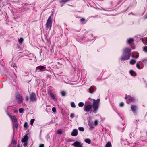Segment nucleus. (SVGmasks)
Instances as JSON below:
<instances>
[{
	"mask_svg": "<svg viewBox=\"0 0 147 147\" xmlns=\"http://www.w3.org/2000/svg\"><path fill=\"white\" fill-rule=\"evenodd\" d=\"M78 134V131L76 129H74L71 133V135L72 136H76Z\"/></svg>",
	"mask_w": 147,
	"mask_h": 147,
	"instance_id": "13",
	"label": "nucleus"
},
{
	"mask_svg": "<svg viewBox=\"0 0 147 147\" xmlns=\"http://www.w3.org/2000/svg\"><path fill=\"white\" fill-rule=\"evenodd\" d=\"M29 100L28 97V96H26L25 98V100L26 101H28Z\"/></svg>",
	"mask_w": 147,
	"mask_h": 147,
	"instance_id": "38",
	"label": "nucleus"
},
{
	"mask_svg": "<svg viewBox=\"0 0 147 147\" xmlns=\"http://www.w3.org/2000/svg\"><path fill=\"white\" fill-rule=\"evenodd\" d=\"M136 67L139 69H140V65L138 63H137L136 65Z\"/></svg>",
	"mask_w": 147,
	"mask_h": 147,
	"instance_id": "34",
	"label": "nucleus"
},
{
	"mask_svg": "<svg viewBox=\"0 0 147 147\" xmlns=\"http://www.w3.org/2000/svg\"><path fill=\"white\" fill-rule=\"evenodd\" d=\"M18 111L16 110H14V113H18Z\"/></svg>",
	"mask_w": 147,
	"mask_h": 147,
	"instance_id": "46",
	"label": "nucleus"
},
{
	"mask_svg": "<svg viewBox=\"0 0 147 147\" xmlns=\"http://www.w3.org/2000/svg\"><path fill=\"white\" fill-rule=\"evenodd\" d=\"M52 24V19L51 16H49L48 19L46 24V28L47 29H50Z\"/></svg>",
	"mask_w": 147,
	"mask_h": 147,
	"instance_id": "3",
	"label": "nucleus"
},
{
	"mask_svg": "<svg viewBox=\"0 0 147 147\" xmlns=\"http://www.w3.org/2000/svg\"><path fill=\"white\" fill-rule=\"evenodd\" d=\"M78 129L79 131H83L84 130V128L83 127H79L78 128Z\"/></svg>",
	"mask_w": 147,
	"mask_h": 147,
	"instance_id": "30",
	"label": "nucleus"
},
{
	"mask_svg": "<svg viewBox=\"0 0 147 147\" xmlns=\"http://www.w3.org/2000/svg\"><path fill=\"white\" fill-rule=\"evenodd\" d=\"M73 145L75 146V147H83L82 145L81 144V143L78 141L75 142L73 144Z\"/></svg>",
	"mask_w": 147,
	"mask_h": 147,
	"instance_id": "10",
	"label": "nucleus"
},
{
	"mask_svg": "<svg viewBox=\"0 0 147 147\" xmlns=\"http://www.w3.org/2000/svg\"><path fill=\"white\" fill-rule=\"evenodd\" d=\"M122 124H123V126H124L125 125V123H123Z\"/></svg>",
	"mask_w": 147,
	"mask_h": 147,
	"instance_id": "52",
	"label": "nucleus"
},
{
	"mask_svg": "<svg viewBox=\"0 0 147 147\" xmlns=\"http://www.w3.org/2000/svg\"><path fill=\"white\" fill-rule=\"evenodd\" d=\"M45 68V67L44 66L41 65L37 67L36 68V70L39 69V71H41V72H42Z\"/></svg>",
	"mask_w": 147,
	"mask_h": 147,
	"instance_id": "12",
	"label": "nucleus"
},
{
	"mask_svg": "<svg viewBox=\"0 0 147 147\" xmlns=\"http://www.w3.org/2000/svg\"><path fill=\"white\" fill-rule=\"evenodd\" d=\"M52 111L54 113L56 111V108L54 107H53L52 108Z\"/></svg>",
	"mask_w": 147,
	"mask_h": 147,
	"instance_id": "32",
	"label": "nucleus"
},
{
	"mask_svg": "<svg viewBox=\"0 0 147 147\" xmlns=\"http://www.w3.org/2000/svg\"><path fill=\"white\" fill-rule=\"evenodd\" d=\"M134 41V39L132 38H131L129 39L128 41L127 42L129 44H131Z\"/></svg>",
	"mask_w": 147,
	"mask_h": 147,
	"instance_id": "20",
	"label": "nucleus"
},
{
	"mask_svg": "<svg viewBox=\"0 0 147 147\" xmlns=\"http://www.w3.org/2000/svg\"><path fill=\"white\" fill-rule=\"evenodd\" d=\"M146 134H147V132H146Z\"/></svg>",
	"mask_w": 147,
	"mask_h": 147,
	"instance_id": "54",
	"label": "nucleus"
},
{
	"mask_svg": "<svg viewBox=\"0 0 147 147\" xmlns=\"http://www.w3.org/2000/svg\"><path fill=\"white\" fill-rule=\"evenodd\" d=\"M71 106L73 108H75L76 107V105L75 104V103L74 102H72L71 104Z\"/></svg>",
	"mask_w": 147,
	"mask_h": 147,
	"instance_id": "31",
	"label": "nucleus"
},
{
	"mask_svg": "<svg viewBox=\"0 0 147 147\" xmlns=\"http://www.w3.org/2000/svg\"><path fill=\"white\" fill-rule=\"evenodd\" d=\"M139 53H138L137 55L136 56H135V58H137L139 57Z\"/></svg>",
	"mask_w": 147,
	"mask_h": 147,
	"instance_id": "43",
	"label": "nucleus"
},
{
	"mask_svg": "<svg viewBox=\"0 0 147 147\" xmlns=\"http://www.w3.org/2000/svg\"><path fill=\"white\" fill-rule=\"evenodd\" d=\"M89 92L90 93H93V89L91 88H90L89 89Z\"/></svg>",
	"mask_w": 147,
	"mask_h": 147,
	"instance_id": "33",
	"label": "nucleus"
},
{
	"mask_svg": "<svg viewBox=\"0 0 147 147\" xmlns=\"http://www.w3.org/2000/svg\"><path fill=\"white\" fill-rule=\"evenodd\" d=\"M78 105L79 107H82L84 105V103L82 102H80L78 103Z\"/></svg>",
	"mask_w": 147,
	"mask_h": 147,
	"instance_id": "26",
	"label": "nucleus"
},
{
	"mask_svg": "<svg viewBox=\"0 0 147 147\" xmlns=\"http://www.w3.org/2000/svg\"><path fill=\"white\" fill-rule=\"evenodd\" d=\"M132 57H133V58H135V56L134 55H132Z\"/></svg>",
	"mask_w": 147,
	"mask_h": 147,
	"instance_id": "48",
	"label": "nucleus"
},
{
	"mask_svg": "<svg viewBox=\"0 0 147 147\" xmlns=\"http://www.w3.org/2000/svg\"><path fill=\"white\" fill-rule=\"evenodd\" d=\"M24 111V109L23 108H20L19 109V112L20 113H23Z\"/></svg>",
	"mask_w": 147,
	"mask_h": 147,
	"instance_id": "28",
	"label": "nucleus"
},
{
	"mask_svg": "<svg viewBox=\"0 0 147 147\" xmlns=\"http://www.w3.org/2000/svg\"><path fill=\"white\" fill-rule=\"evenodd\" d=\"M13 143L15 144H16V142L15 140L13 141Z\"/></svg>",
	"mask_w": 147,
	"mask_h": 147,
	"instance_id": "45",
	"label": "nucleus"
},
{
	"mask_svg": "<svg viewBox=\"0 0 147 147\" xmlns=\"http://www.w3.org/2000/svg\"><path fill=\"white\" fill-rule=\"evenodd\" d=\"M131 49L127 47L124 49L123 55L121 57L122 60H126L129 59L131 55Z\"/></svg>",
	"mask_w": 147,
	"mask_h": 147,
	"instance_id": "1",
	"label": "nucleus"
},
{
	"mask_svg": "<svg viewBox=\"0 0 147 147\" xmlns=\"http://www.w3.org/2000/svg\"><path fill=\"white\" fill-rule=\"evenodd\" d=\"M49 120V121L47 122L46 123V125H49L51 123H52L53 124L55 125H56L58 124L57 121H55V120H52V121L50 120Z\"/></svg>",
	"mask_w": 147,
	"mask_h": 147,
	"instance_id": "8",
	"label": "nucleus"
},
{
	"mask_svg": "<svg viewBox=\"0 0 147 147\" xmlns=\"http://www.w3.org/2000/svg\"><path fill=\"white\" fill-rule=\"evenodd\" d=\"M132 49H135V46H134V47H132Z\"/></svg>",
	"mask_w": 147,
	"mask_h": 147,
	"instance_id": "50",
	"label": "nucleus"
},
{
	"mask_svg": "<svg viewBox=\"0 0 147 147\" xmlns=\"http://www.w3.org/2000/svg\"><path fill=\"white\" fill-rule=\"evenodd\" d=\"M24 126L25 130H26L28 128V125L26 122H25L24 124Z\"/></svg>",
	"mask_w": 147,
	"mask_h": 147,
	"instance_id": "24",
	"label": "nucleus"
},
{
	"mask_svg": "<svg viewBox=\"0 0 147 147\" xmlns=\"http://www.w3.org/2000/svg\"><path fill=\"white\" fill-rule=\"evenodd\" d=\"M17 120H14V121L13 122V127L14 131L16 130L17 128L18 127V125L17 123Z\"/></svg>",
	"mask_w": 147,
	"mask_h": 147,
	"instance_id": "9",
	"label": "nucleus"
},
{
	"mask_svg": "<svg viewBox=\"0 0 147 147\" xmlns=\"http://www.w3.org/2000/svg\"><path fill=\"white\" fill-rule=\"evenodd\" d=\"M121 128L123 129H124L125 128V127H121Z\"/></svg>",
	"mask_w": 147,
	"mask_h": 147,
	"instance_id": "47",
	"label": "nucleus"
},
{
	"mask_svg": "<svg viewBox=\"0 0 147 147\" xmlns=\"http://www.w3.org/2000/svg\"><path fill=\"white\" fill-rule=\"evenodd\" d=\"M61 95L62 96H64L66 95V92L64 91H62L61 92Z\"/></svg>",
	"mask_w": 147,
	"mask_h": 147,
	"instance_id": "27",
	"label": "nucleus"
},
{
	"mask_svg": "<svg viewBox=\"0 0 147 147\" xmlns=\"http://www.w3.org/2000/svg\"><path fill=\"white\" fill-rule=\"evenodd\" d=\"M24 40L22 38H21L19 39L18 40V42L19 43L21 44L23 42Z\"/></svg>",
	"mask_w": 147,
	"mask_h": 147,
	"instance_id": "25",
	"label": "nucleus"
},
{
	"mask_svg": "<svg viewBox=\"0 0 147 147\" xmlns=\"http://www.w3.org/2000/svg\"><path fill=\"white\" fill-rule=\"evenodd\" d=\"M30 101L36 102L37 98L35 93L32 92L30 94Z\"/></svg>",
	"mask_w": 147,
	"mask_h": 147,
	"instance_id": "4",
	"label": "nucleus"
},
{
	"mask_svg": "<svg viewBox=\"0 0 147 147\" xmlns=\"http://www.w3.org/2000/svg\"><path fill=\"white\" fill-rule=\"evenodd\" d=\"M49 93L51 98L53 100L55 99V98L54 94L52 93V92L51 91H50L49 92Z\"/></svg>",
	"mask_w": 147,
	"mask_h": 147,
	"instance_id": "17",
	"label": "nucleus"
},
{
	"mask_svg": "<svg viewBox=\"0 0 147 147\" xmlns=\"http://www.w3.org/2000/svg\"><path fill=\"white\" fill-rule=\"evenodd\" d=\"M24 143L23 144L24 146H26L27 145V142H23Z\"/></svg>",
	"mask_w": 147,
	"mask_h": 147,
	"instance_id": "41",
	"label": "nucleus"
},
{
	"mask_svg": "<svg viewBox=\"0 0 147 147\" xmlns=\"http://www.w3.org/2000/svg\"><path fill=\"white\" fill-rule=\"evenodd\" d=\"M105 147H111V143L110 142H108L106 144Z\"/></svg>",
	"mask_w": 147,
	"mask_h": 147,
	"instance_id": "23",
	"label": "nucleus"
},
{
	"mask_svg": "<svg viewBox=\"0 0 147 147\" xmlns=\"http://www.w3.org/2000/svg\"><path fill=\"white\" fill-rule=\"evenodd\" d=\"M98 121L97 120H96L94 122V125H97V124H98Z\"/></svg>",
	"mask_w": 147,
	"mask_h": 147,
	"instance_id": "42",
	"label": "nucleus"
},
{
	"mask_svg": "<svg viewBox=\"0 0 147 147\" xmlns=\"http://www.w3.org/2000/svg\"><path fill=\"white\" fill-rule=\"evenodd\" d=\"M74 114L73 113H71L70 114V117L71 118H73L74 117Z\"/></svg>",
	"mask_w": 147,
	"mask_h": 147,
	"instance_id": "35",
	"label": "nucleus"
},
{
	"mask_svg": "<svg viewBox=\"0 0 147 147\" xmlns=\"http://www.w3.org/2000/svg\"><path fill=\"white\" fill-rule=\"evenodd\" d=\"M136 61L135 60L132 59L130 61V63L131 65H134L136 63Z\"/></svg>",
	"mask_w": 147,
	"mask_h": 147,
	"instance_id": "21",
	"label": "nucleus"
},
{
	"mask_svg": "<svg viewBox=\"0 0 147 147\" xmlns=\"http://www.w3.org/2000/svg\"><path fill=\"white\" fill-rule=\"evenodd\" d=\"M88 125L89 127L92 129H93L94 127V123L91 122L90 121H88Z\"/></svg>",
	"mask_w": 147,
	"mask_h": 147,
	"instance_id": "15",
	"label": "nucleus"
},
{
	"mask_svg": "<svg viewBox=\"0 0 147 147\" xmlns=\"http://www.w3.org/2000/svg\"><path fill=\"white\" fill-rule=\"evenodd\" d=\"M142 61L143 62H147V59H142Z\"/></svg>",
	"mask_w": 147,
	"mask_h": 147,
	"instance_id": "39",
	"label": "nucleus"
},
{
	"mask_svg": "<svg viewBox=\"0 0 147 147\" xmlns=\"http://www.w3.org/2000/svg\"><path fill=\"white\" fill-rule=\"evenodd\" d=\"M16 99L18 100V103H21L22 102V98L21 95L19 93H17L16 95Z\"/></svg>",
	"mask_w": 147,
	"mask_h": 147,
	"instance_id": "5",
	"label": "nucleus"
},
{
	"mask_svg": "<svg viewBox=\"0 0 147 147\" xmlns=\"http://www.w3.org/2000/svg\"><path fill=\"white\" fill-rule=\"evenodd\" d=\"M130 74L133 76H136V73L133 70H130L129 71Z\"/></svg>",
	"mask_w": 147,
	"mask_h": 147,
	"instance_id": "16",
	"label": "nucleus"
},
{
	"mask_svg": "<svg viewBox=\"0 0 147 147\" xmlns=\"http://www.w3.org/2000/svg\"><path fill=\"white\" fill-rule=\"evenodd\" d=\"M80 20L81 22H83L85 21V19L84 18H82L81 19H80Z\"/></svg>",
	"mask_w": 147,
	"mask_h": 147,
	"instance_id": "37",
	"label": "nucleus"
},
{
	"mask_svg": "<svg viewBox=\"0 0 147 147\" xmlns=\"http://www.w3.org/2000/svg\"><path fill=\"white\" fill-rule=\"evenodd\" d=\"M84 141L86 142L89 144H90V143L91 141L90 139L88 138H87L84 140Z\"/></svg>",
	"mask_w": 147,
	"mask_h": 147,
	"instance_id": "19",
	"label": "nucleus"
},
{
	"mask_svg": "<svg viewBox=\"0 0 147 147\" xmlns=\"http://www.w3.org/2000/svg\"><path fill=\"white\" fill-rule=\"evenodd\" d=\"M125 99H127L129 100L127 101V102L128 104H129L130 102H134L135 100L134 97L129 95L128 96H126Z\"/></svg>",
	"mask_w": 147,
	"mask_h": 147,
	"instance_id": "6",
	"label": "nucleus"
},
{
	"mask_svg": "<svg viewBox=\"0 0 147 147\" xmlns=\"http://www.w3.org/2000/svg\"><path fill=\"white\" fill-rule=\"evenodd\" d=\"M92 106L91 105L85 106L84 107V110L86 112H89L92 108Z\"/></svg>",
	"mask_w": 147,
	"mask_h": 147,
	"instance_id": "11",
	"label": "nucleus"
},
{
	"mask_svg": "<svg viewBox=\"0 0 147 147\" xmlns=\"http://www.w3.org/2000/svg\"><path fill=\"white\" fill-rule=\"evenodd\" d=\"M131 109L132 112L134 114L136 113L137 110L138 109L137 105H131Z\"/></svg>",
	"mask_w": 147,
	"mask_h": 147,
	"instance_id": "7",
	"label": "nucleus"
},
{
	"mask_svg": "<svg viewBox=\"0 0 147 147\" xmlns=\"http://www.w3.org/2000/svg\"><path fill=\"white\" fill-rule=\"evenodd\" d=\"M34 120H31L30 124L31 125H32L33 124L34 121Z\"/></svg>",
	"mask_w": 147,
	"mask_h": 147,
	"instance_id": "40",
	"label": "nucleus"
},
{
	"mask_svg": "<svg viewBox=\"0 0 147 147\" xmlns=\"http://www.w3.org/2000/svg\"><path fill=\"white\" fill-rule=\"evenodd\" d=\"M143 50L144 52H147V46L144 47L143 48Z\"/></svg>",
	"mask_w": 147,
	"mask_h": 147,
	"instance_id": "29",
	"label": "nucleus"
},
{
	"mask_svg": "<svg viewBox=\"0 0 147 147\" xmlns=\"http://www.w3.org/2000/svg\"><path fill=\"white\" fill-rule=\"evenodd\" d=\"M146 17H145V18H147V13L145 15Z\"/></svg>",
	"mask_w": 147,
	"mask_h": 147,
	"instance_id": "49",
	"label": "nucleus"
},
{
	"mask_svg": "<svg viewBox=\"0 0 147 147\" xmlns=\"http://www.w3.org/2000/svg\"><path fill=\"white\" fill-rule=\"evenodd\" d=\"M94 102L93 104V107L94 109L93 111L95 113H96V111L98 107V104L100 101V99H98L96 100L95 99H93Z\"/></svg>",
	"mask_w": 147,
	"mask_h": 147,
	"instance_id": "2",
	"label": "nucleus"
},
{
	"mask_svg": "<svg viewBox=\"0 0 147 147\" xmlns=\"http://www.w3.org/2000/svg\"><path fill=\"white\" fill-rule=\"evenodd\" d=\"M56 133L59 134H62V131L61 129H59L56 131Z\"/></svg>",
	"mask_w": 147,
	"mask_h": 147,
	"instance_id": "22",
	"label": "nucleus"
},
{
	"mask_svg": "<svg viewBox=\"0 0 147 147\" xmlns=\"http://www.w3.org/2000/svg\"><path fill=\"white\" fill-rule=\"evenodd\" d=\"M32 119V120H33V119Z\"/></svg>",
	"mask_w": 147,
	"mask_h": 147,
	"instance_id": "53",
	"label": "nucleus"
},
{
	"mask_svg": "<svg viewBox=\"0 0 147 147\" xmlns=\"http://www.w3.org/2000/svg\"><path fill=\"white\" fill-rule=\"evenodd\" d=\"M44 147V144H40L39 146V147Z\"/></svg>",
	"mask_w": 147,
	"mask_h": 147,
	"instance_id": "44",
	"label": "nucleus"
},
{
	"mask_svg": "<svg viewBox=\"0 0 147 147\" xmlns=\"http://www.w3.org/2000/svg\"><path fill=\"white\" fill-rule=\"evenodd\" d=\"M8 115L9 117L11 119H17L16 117L14 115L13 116L11 115L8 114Z\"/></svg>",
	"mask_w": 147,
	"mask_h": 147,
	"instance_id": "18",
	"label": "nucleus"
},
{
	"mask_svg": "<svg viewBox=\"0 0 147 147\" xmlns=\"http://www.w3.org/2000/svg\"><path fill=\"white\" fill-rule=\"evenodd\" d=\"M28 140V137L27 135H25L23 138L22 140V142H27Z\"/></svg>",
	"mask_w": 147,
	"mask_h": 147,
	"instance_id": "14",
	"label": "nucleus"
},
{
	"mask_svg": "<svg viewBox=\"0 0 147 147\" xmlns=\"http://www.w3.org/2000/svg\"><path fill=\"white\" fill-rule=\"evenodd\" d=\"M146 87L147 88V83L146 84Z\"/></svg>",
	"mask_w": 147,
	"mask_h": 147,
	"instance_id": "51",
	"label": "nucleus"
},
{
	"mask_svg": "<svg viewBox=\"0 0 147 147\" xmlns=\"http://www.w3.org/2000/svg\"><path fill=\"white\" fill-rule=\"evenodd\" d=\"M124 105V103L123 102H121L119 104L120 106L121 107H123Z\"/></svg>",
	"mask_w": 147,
	"mask_h": 147,
	"instance_id": "36",
	"label": "nucleus"
}]
</instances>
